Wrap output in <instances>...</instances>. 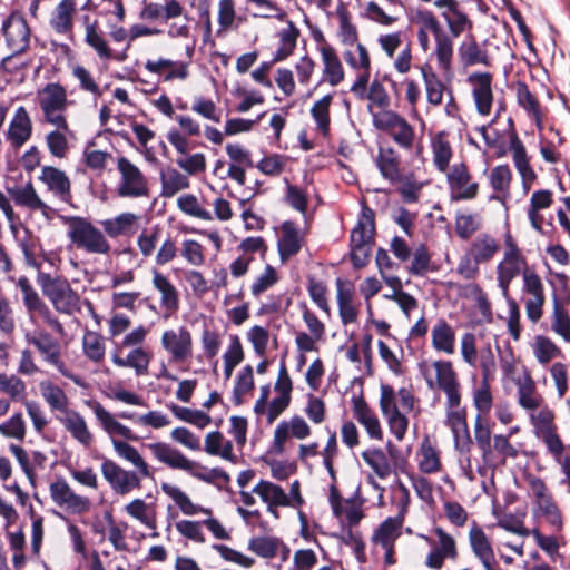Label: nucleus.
Returning <instances> with one entry per match:
<instances>
[{
  "label": "nucleus",
  "instance_id": "obj_1",
  "mask_svg": "<svg viewBox=\"0 0 570 570\" xmlns=\"http://www.w3.org/2000/svg\"><path fill=\"white\" fill-rule=\"evenodd\" d=\"M115 453L135 468V470H127L111 459L102 460L101 474L116 494H129L134 490L140 489L144 479L153 476L151 466L130 443H115Z\"/></svg>",
  "mask_w": 570,
  "mask_h": 570
},
{
  "label": "nucleus",
  "instance_id": "obj_2",
  "mask_svg": "<svg viewBox=\"0 0 570 570\" xmlns=\"http://www.w3.org/2000/svg\"><path fill=\"white\" fill-rule=\"evenodd\" d=\"M153 458L173 470L187 472L191 476L213 483L215 481L228 482L229 475L220 468L207 470L196 461L188 459L180 450L166 442H154L147 445Z\"/></svg>",
  "mask_w": 570,
  "mask_h": 570
},
{
  "label": "nucleus",
  "instance_id": "obj_3",
  "mask_svg": "<svg viewBox=\"0 0 570 570\" xmlns=\"http://www.w3.org/2000/svg\"><path fill=\"white\" fill-rule=\"evenodd\" d=\"M67 227V237L77 249L89 254L107 255L111 249L105 233L88 218L81 216H62Z\"/></svg>",
  "mask_w": 570,
  "mask_h": 570
},
{
  "label": "nucleus",
  "instance_id": "obj_4",
  "mask_svg": "<svg viewBox=\"0 0 570 570\" xmlns=\"http://www.w3.org/2000/svg\"><path fill=\"white\" fill-rule=\"evenodd\" d=\"M499 252V239L489 233H480L460 257L456 273L465 281H473L480 274V266L491 263Z\"/></svg>",
  "mask_w": 570,
  "mask_h": 570
},
{
  "label": "nucleus",
  "instance_id": "obj_5",
  "mask_svg": "<svg viewBox=\"0 0 570 570\" xmlns=\"http://www.w3.org/2000/svg\"><path fill=\"white\" fill-rule=\"evenodd\" d=\"M160 488L163 493L177 505L184 515H205L206 518L203 520L204 528L212 533L214 539L220 541H229L232 539V531L213 515L212 509L194 503L189 495L175 484L163 482Z\"/></svg>",
  "mask_w": 570,
  "mask_h": 570
},
{
  "label": "nucleus",
  "instance_id": "obj_6",
  "mask_svg": "<svg viewBox=\"0 0 570 570\" xmlns=\"http://www.w3.org/2000/svg\"><path fill=\"white\" fill-rule=\"evenodd\" d=\"M412 21L416 26V30L433 35L438 66L444 75H451L454 45L449 33L444 31L438 17L431 10L419 9L415 11Z\"/></svg>",
  "mask_w": 570,
  "mask_h": 570
},
{
  "label": "nucleus",
  "instance_id": "obj_7",
  "mask_svg": "<svg viewBox=\"0 0 570 570\" xmlns=\"http://www.w3.org/2000/svg\"><path fill=\"white\" fill-rule=\"evenodd\" d=\"M530 271L528 261L517 242L510 234L505 235L504 252L495 266L497 284L505 301H509L511 297L510 287L512 282L520 275L523 277L524 272Z\"/></svg>",
  "mask_w": 570,
  "mask_h": 570
},
{
  "label": "nucleus",
  "instance_id": "obj_8",
  "mask_svg": "<svg viewBox=\"0 0 570 570\" xmlns=\"http://www.w3.org/2000/svg\"><path fill=\"white\" fill-rule=\"evenodd\" d=\"M423 375L429 389L443 392L445 402H449L450 405H456L458 402H461L462 386L450 361H434L424 368Z\"/></svg>",
  "mask_w": 570,
  "mask_h": 570
},
{
  "label": "nucleus",
  "instance_id": "obj_9",
  "mask_svg": "<svg viewBox=\"0 0 570 570\" xmlns=\"http://www.w3.org/2000/svg\"><path fill=\"white\" fill-rule=\"evenodd\" d=\"M37 283L57 312L71 315L79 308V295L71 288L66 278L40 273Z\"/></svg>",
  "mask_w": 570,
  "mask_h": 570
},
{
  "label": "nucleus",
  "instance_id": "obj_10",
  "mask_svg": "<svg viewBox=\"0 0 570 570\" xmlns=\"http://www.w3.org/2000/svg\"><path fill=\"white\" fill-rule=\"evenodd\" d=\"M17 286L22 293L23 305L29 316V321L35 325V327L40 326L39 323L42 322L59 335H63V325L55 316L49 306L41 299L30 281L26 276H21L17 281Z\"/></svg>",
  "mask_w": 570,
  "mask_h": 570
},
{
  "label": "nucleus",
  "instance_id": "obj_11",
  "mask_svg": "<svg viewBox=\"0 0 570 570\" xmlns=\"http://www.w3.org/2000/svg\"><path fill=\"white\" fill-rule=\"evenodd\" d=\"M528 484L532 497V515L543 519L553 529L561 530L562 513L546 482L538 476H529Z\"/></svg>",
  "mask_w": 570,
  "mask_h": 570
},
{
  "label": "nucleus",
  "instance_id": "obj_12",
  "mask_svg": "<svg viewBox=\"0 0 570 570\" xmlns=\"http://www.w3.org/2000/svg\"><path fill=\"white\" fill-rule=\"evenodd\" d=\"M374 230V214L370 208H363L362 215L351 233V259L355 268L366 265L372 250Z\"/></svg>",
  "mask_w": 570,
  "mask_h": 570
},
{
  "label": "nucleus",
  "instance_id": "obj_13",
  "mask_svg": "<svg viewBox=\"0 0 570 570\" xmlns=\"http://www.w3.org/2000/svg\"><path fill=\"white\" fill-rule=\"evenodd\" d=\"M24 340L29 345L37 348L46 363L55 366L60 374L79 384V381L69 372L62 361L61 347L58 340H56L49 332L37 326L33 330H27L24 332Z\"/></svg>",
  "mask_w": 570,
  "mask_h": 570
},
{
  "label": "nucleus",
  "instance_id": "obj_14",
  "mask_svg": "<svg viewBox=\"0 0 570 570\" xmlns=\"http://www.w3.org/2000/svg\"><path fill=\"white\" fill-rule=\"evenodd\" d=\"M160 347L168 355L169 364L187 365L194 355V340L186 326L167 328L161 333Z\"/></svg>",
  "mask_w": 570,
  "mask_h": 570
},
{
  "label": "nucleus",
  "instance_id": "obj_15",
  "mask_svg": "<svg viewBox=\"0 0 570 570\" xmlns=\"http://www.w3.org/2000/svg\"><path fill=\"white\" fill-rule=\"evenodd\" d=\"M39 107L46 124H57L67 120L66 111L69 106L65 88L58 83H48L37 96Z\"/></svg>",
  "mask_w": 570,
  "mask_h": 570
},
{
  "label": "nucleus",
  "instance_id": "obj_16",
  "mask_svg": "<svg viewBox=\"0 0 570 570\" xmlns=\"http://www.w3.org/2000/svg\"><path fill=\"white\" fill-rule=\"evenodd\" d=\"M521 291L527 317L535 324L543 315L546 303L544 285L535 271L524 272Z\"/></svg>",
  "mask_w": 570,
  "mask_h": 570
},
{
  "label": "nucleus",
  "instance_id": "obj_17",
  "mask_svg": "<svg viewBox=\"0 0 570 570\" xmlns=\"http://www.w3.org/2000/svg\"><path fill=\"white\" fill-rule=\"evenodd\" d=\"M88 406L91 409L98 425L109 436L114 450L115 443H127L124 440L138 441V436L134 431L119 422L117 416L109 412L101 403L90 401Z\"/></svg>",
  "mask_w": 570,
  "mask_h": 570
},
{
  "label": "nucleus",
  "instance_id": "obj_18",
  "mask_svg": "<svg viewBox=\"0 0 570 570\" xmlns=\"http://www.w3.org/2000/svg\"><path fill=\"white\" fill-rule=\"evenodd\" d=\"M49 493L55 504L68 513L85 514L91 509L90 499L76 493L62 478L57 479L50 484Z\"/></svg>",
  "mask_w": 570,
  "mask_h": 570
},
{
  "label": "nucleus",
  "instance_id": "obj_19",
  "mask_svg": "<svg viewBox=\"0 0 570 570\" xmlns=\"http://www.w3.org/2000/svg\"><path fill=\"white\" fill-rule=\"evenodd\" d=\"M528 414L530 424L533 428V433L537 438L543 441L548 452L563 444L562 440L557 433L554 412L549 407L547 403L540 405V407H537L535 410L530 411Z\"/></svg>",
  "mask_w": 570,
  "mask_h": 570
},
{
  "label": "nucleus",
  "instance_id": "obj_20",
  "mask_svg": "<svg viewBox=\"0 0 570 570\" xmlns=\"http://www.w3.org/2000/svg\"><path fill=\"white\" fill-rule=\"evenodd\" d=\"M380 409L385 417L390 432L397 441H402L409 428L406 413L399 410L394 390L389 385L381 386Z\"/></svg>",
  "mask_w": 570,
  "mask_h": 570
},
{
  "label": "nucleus",
  "instance_id": "obj_21",
  "mask_svg": "<svg viewBox=\"0 0 570 570\" xmlns=\"http://www.w3.org/2000/svg\"><path fill=\"white\" fill-rule=\"evenodd\" d=\"M344 59L356 71V79L351 87V91L360 99H363L371 77L368 51L362 43H356L354 49L344 52Z\"/></svg>",
  "mask_w": 570,
  "mask_h": 570
},
{
  "label": "nucleus",
  "instance_id": "obj_22",
  "mask_svg": "<svg viewBox=\"0 0 570 570\" xmlns=\"http://www.w3.org/2000/svg\"><path fill=\"white\" fill-rule=\"evenodd\" d=\"M494 365V357L489 350V355H483L480 361L482 379L478 382H474L472 390L473 405L479 412L478 415L487 416L493 406V395L491 391L490 379Z\"/></svg>",
  "mask_w": 570,
  "mask_h": 570
},
{
  "label": "nucleus",
  "instance_id": "obj_23",
  "mask_svg": "<svg viewBox=\"0 0 570 570\" xmlns=\"http://www.w3.org/2000/svg\"><path fill=\"white\" fill-rule=\"evenodd\" d=\"M1 30L11 55L22 53L29 48L30 28L20 13L12 12L4 19Z\"/></svg>",
  "mask_w": 570,
  "mask_h": 570
},
{
  "label": "nucleus",
  "instance_id": "obj_24",
  "mask_svg": "<svg viewBox=\"0 0 570 570\" xmlns=\"http://www.w3.org/2000/svg\"><path fill=\"white\" fill-rule=\"evenodd\" d=\"M466 82L471 88L476 112L482 117H489L494 105L493 76L490 72H472L469 75Z\"/></svg>",
  "mask_w": 570,
  "mask_h": 570
},
{
  "label": "nucleus",
  "instance_id": "obj_25",
  "mask_svg": "<svg viewBox=\"0 0 570 570\" xmlns=\"http://www.w3.org/2000/svg\"><path fill=\"white\" fill-rule=\"evenodd\" d=\"M118 170L121 175L118 194L122 197H141L148 194L147 180L144 174L127 158L118 159Z\"/></svg>",
  "mask_w": 570,
  "mask_h": 570
},
{
  "label": "nucleus",
  "instance_id": "obj_26",
  "mask_svg": "<svg viewBox=\"0 0 570 570\" xmlns=\"http://www.w3.org/2000/svg\"><path fill=\"white\" fill-rule=\"evenodd\" d=\"M452 199L466 200L476 197L479 184L472 180L465 164H454L446 174Z\"/></svg>",
  "mask_w": 570,
  "mask_h": 570
},
{
  "label": "nucleus",
  "instance_id": "obj_27",
  "mask_svg": "<svg viewBox=\"0 0 570 570\" xmlns=\"http://www.w3.org/2000/svg\"><path fill=\"white\" fill-rule=\"evenodd\" d=\"M312 434V429L304 417L293 415L277 424L273 435V449L276 453H283L286 442L291 439L305 440Z\"/></svg>",
  "mask_w": 570,
  "mask_h": 570
},
{
  "label": "nucleus",
  "instance_id": "obj_28",
  "mask_svg": "<svg viewBox=\"0 0 570 570\" xmlns=\"http://www.w3.org/2000/svg\"><path fill=\"white\" fill-rule=\"evenodd\" d=\"M55 419L77 443L83 448L91 446L95 438L85 416L80 412L69 407L62 413L56 414Z\"/></svg>",
  "mask_w": 570,
  "mask_h": 570
},
{
  "label": "nucleus",
  "instance_id": "obj_29",
  "mask_svg": "<svg viewBox=\"0 0 570 570\" xmlns=\"http://www.w3.org/2000/svg\"><path fill=\"white\" fill-rule=\"evenodd\" d=\"M434 532L438 537L436 542L425 537V540L432 547V550L426 556L425 566L430 569L439 570L443 567L445 559H456L458 550L455 540L452 535L446 533L441 528H436Z\"/></svg>",
  "mask_w": 570,
  "mask_h": 570
},
{
  "label": "nucleus",
  "instance_id": "obj_30",
  "mask_svg": "<svg viewBox=\"0 0 570 570\" xmlns=\"http://www.w3.org/2000/svg\"><path fill=\"white\" fill-rule=\"evenodd\" d=\"M509 149L514 168L521 178L522 190L524 194H528L538 179V176L530 164V157L528 156L524 145L515 134H512L510 137Z\"/></svg>",
  "mask_w": 570,
  "mask_h": 570
},
{
  "label": "nucleus",
  "instance_id": "obj_31",
  "mask_svg": "<svg viewBox=\"0 0 570 570\" xmlns=\"http://www.w3.org/2000/svg\"><path fill=\"white\" fill-rule=\"evenodd\" d=\"M445 424L452 431L455 448L461 452L469 451L472 442L466 423L465 410L461 407V402H458L456 405H450L449 402H445Z\"/></svg>",
  "mask_w": 570,
  "mask_h": 570
},
{
  "label": "nucleus",
  "instance_id": "obj_32",
  "mask_svg": "<svg viewBox=\"0 0 570 570\" xmlns=\"http://www.w3.org/2000/svg\"><path fill=\"white\" fill-rule=\"evenodd\" d=\"M517 387L518 405L529 413L546 403L543 395L538 391L535 381L530 371L524 367L522 374L513 380Z\"/></svg>",
  "mask_w": 570,
  "mask_h": 570
},
{
  "label": "nucleus",
  "instance_id": "obj_33",
  "mask_svg": "<svg viewBox=\"0 0 570 570\" xmlns=\"http://www.w3.org/2000/svg\"><path fill=\"white\" fill-rule=\"evenodd\" d=\"M33 125L27 109L18 107L4 134L6 140L14 149L21 148L32 136Z\"/></svg>",
  "mask_w": 570,
  "mask_h": 570
},
{
  "label": "nucleus",
  "instance_id": "obj_34",
  "mask_svg": "<svg viewBox=\"0 0 570 570\" xmlns=\"http://www.w3.org/2000/svg\"><path fill=\"white\" fill-rule=\"evenodd\" d=\"M253 493L266 504L267 512L274 518H279V508H288L289 501L285 490L271 481L261 480L253 489Z\"/></svg>",
  "mask_w": 570,
  "mask_h": 570
},
{
  "label": "nucleus",
  "instance_id": "obj_35",
  "mask_svg": "<svg viewBox=\"0 0 570 570\" xmlns=\"http://www.w3.org/2000/svg\"><path fill=\"white\" fill-rule=\"evenodd\" d=\"M145 69L163 79L165 82L173 80H185L189 76L188 63L180 60L167 58L148 59Z\"/></svg>",
  "mask_w": 570,
  "mask_h": 570
},
{
  "label": "nucleus",
  "instance_id": "obj_36",
  "mask_svg": "<svg viewBox=\"0 0 570 570\" xmlns=\"http://www.w3.org/2000/svg\"><path fill=\"white\" fill-rule=\"evenodd\" d=\"M183 6L177 0H166L164 4L142 0L138 17L142 21L173 20L181 16Z\"/></svg>",
  "mask_w": 570,
  "mask_h": 570
},
{
  "label": "nucleus",
  "instance_id": "obj_37",
  "mask_svg": "<svg viewBox=\"0 0 570 570\" xmlns=\"http://www.w3.org/2000/svg\"><path fill=\"white\" fill-rule=\"evenodd\" d=\"M51 126L55 129L46 135L48 150L53 157L65 158L70 149L71 141L75 139V132L67 120L51 124Z\"/></svg>",
  "mask_w": 570,
  "mask_h": 570
},
{
  "label": "nucleus",
  "instance_id": "obj_38",
  "mask_svg": "<svg viewBox=\"0 0 570 570\" xmlns=\"http://www.w3.org/2000/svg\"><path fill=\"white\" fill-rule=\"evenodd\" d=\"M247 549L264 559H272L281 554L283 560L289 556V549L284 542L271 535H257L249 539Z\"/></svg>",
  "mask_w": 570,
  "mask_h": 570
},
{
  "label": "nucleus",
  "instance_id": "obj_39",
  "mask_svg": "<svg viewBox=\"0 0 570 570\" xmlns=\"http://www.w3.org/2000/svg\"><path fill=\"white\" fill-rule=\"evenodd\" d=\"M336 302L342 324L346 326L356 323L358 309L354 302V289L342 279L336 281Z\"/></svg>",
  "mask_w": 570,
  "mask_h": 570
},
{
  "label": "nucleus",
  "instance_id": "obj_40",
  "mask_svg": "<svg viewBox=\"0 0 570 570\" xmlns=\"http://www.w3.org/2000/svg\"><path fill=\"white\" fill-rule=\"evenodd\" d=\"M303 244V234L293 222H284L281 227L277 247L281 259L285 262L296 255Z\"/></svg>",
  "mask_w": 570,
  "mask_h": 570
},
{
  "label": "nucleus",
  "instance_id": "obj_41",
  "mask_svg": "<svg viewBox=\"0 0 570 570\" xmlns=\"http://www.w3.org/2000/svg\"><path fill=\"white\" fill-rule=\"evenodd\" d=\"M321 59L323 63V81L332 87L338 86L344 80V68L335 51L330 45L320 47Z\"/></svg>",
  "mask_w": 570,
  "mask_h": 570
},
{
  "label": "nucleus",
  "instance_id": "obj_42",
  "mask_svg": "<svg viewBox=\"0 0 570 570\" xmlns=\"http://www.w3.org/2000/svg\"><path fill=\"white\" fill-rule=\"evenodd\" d=\"M458 55L464 67L476 65L490 66L491 63L487 49L473 36H468L463 39L458 48Z\"/></svg>",
  "mask_w": 570,
  "mask_h": 570
},
{
  "label": "nucleus",
  "instance_id": "obj_43",
  "mask_svg": "<svg viewBox=\"0 0 570 570\" xmlns=\"http://www.w3.org/2000/svg\"><path fill=\"white\" fill-rule=\"evenodd\" d=\"M353 412L356 421L364 426L367 435L376 441L383 439V430L375 412L363 399L353 400Z\"/></svg>",
  "mask_w": 570,
  "mask_h": 570
},
{
  "label": "nucleus",
  "instance_id": "obj_44",
  "mask_svg": "<svg viewBox=\"0 0 570 570\" xmlns=\"http://www.w3.org/2000/svg\"><path fill=\"white\" fill-rule=\"evenodd\" d=\"M552 203L553 194L548 189H539L531 194L527 215L531 227L537 232L541 233L543 228L544 218L541 212L548 209Z\"/></svg>",
  "mask_w": 570,
  "mask_h": 570
},
{
  "label": "nucleus",
  "instance_id": "obj_45",
  "mask_svg": "<svg viewBox=\"0 0 570 570\" xmlns=\"http://www.w3.org/2000/svg\"><path fill=\"white\" fill-rule=\"evenodd\" d=\"M151 355L142 346L131 348L125 357L118 353L111 355L112 363L118 367H129L134 370L137 376H142L148 373Z\"/></svg>",
  "mask_w": 570,
  "mask_h": 570
},
{
  "label": "nucleus",
  "instance_id": "obj_46",
  "mask_svg": "<svg viewBox=\"0 0 570 570\" xmlns=\"http://www.w3.org/2000/svg\"><path fill=\"white\" fill-rule=\"evenodd\" d=\"M151 283L154 288L160 294V305L169 312H176L179 306V294L169 278L160 271L151 269Z\"/></svg>",
  "mask_w": 570,
  "mask_h": 570
},
{
  "label": "nucleus",
  "instance_id": "obj_47",
  "mask_svg": "<svg viewBox=\"0 0 570 570\" xmlns=\"http://www.w3.org/2000/svg\"><path fill=\"white\" fill-rule=\"evenodd\" d=\"M124 511L132 519L137 520L147 529L153 530V537H158L157 533V512L154 504L147 503L142 499H134L124 507Z\"/></svg>",
  "mask_w": 570,
  "mask_h": 570
},
{
  "label": "nucleus",
  "instance_id": "obj_48",
  "mask_svg": "<svg viewBox=\"0 0 570 570\" xmlns=\"http://www.w3.org/2000/svg\"><path fill=\"white\" fill-rule=\"evenodd\" d=\"M40 395L52 413H62L70 406V399L62 387L50 380L39 382Z\"/></svg>",
  "mask_w": 570,
  "mask_h": 570
},
{
  "label": "nucleus",
  "instance_id": "obj_49",
  "mask_svg": "<svg viewBox=\"0 0 570 570\" xmlns=\"http://www.w3.org/2000/svg\"><path fill=\"white\" fill-rule=\"evenodd\" d=\"M420 70L424 82L428 102L432 106H440L443 102L444 95H451L452 90L446 88L430 66H421Z\"/></svg>",
  "mask_w": 570,
  "mask_h": 570
},
{
  "label": "nucleus",
  "instance_id": "obj_50",
  "mask_svg": "<svg viewBox=\"0 0 570 570\" xmlns=\"http://www.w3.org/2000/svg\"><path fill=\"white\" fill-rule=\"evenodd\" d=\"M470 544L475 557L481 561L485 570H493L495 557L491 543L484 531L479 527L470 530Z\"/></svg>",
  "mask_w": 570,
  "mask_h": 570
},
{
  "label": "nucleus",
  "instance_id": "obj_51",
  "mask_svg": "<svg viewBox=\"0 0 570 570\" xmlns=\"http://www.w3.org/2000/svg\"><path fill=\"white\" fill-rule=\"evenodd\" d=\"M40 179L61 200L68 202L70 199V180L62 170L50 166L43 167Z\"/></svg>",
  "mask_w": 570,
  "mask_h": 570
},
{
  "label": "nucleus",
  "instance_id": "obj_52",
  "mask_svg": "<svg viewBox=\"0 0 570 570\" xmlns=\"http://www.w3.org/2000/svg\"><path fill=\"white\" fill-rule=\"evenodd\" d=\"M85 42L92 48L101 60H109L112 57V49L99 30L98 21H90L89 17H83Z\"/></svg>",
  "mask_w": 570,
  "mask_h": 570
},
{
  "label": "nucleus",
  "instance_id": "obj_53",
  "mask_svg": "<svg viewBox=\"0 0 570 570\" xmlns=\"http://www.w3.org/2000/svg\"><path fill=\"white\" fill-rule=\"evenodd\" d=\"M76 12L75 0H61L53 9L50 17L51 28L61 35L72 31L73 16Z\"/></svg>",
  "mask_w": 570,
  "mask_h": 570
},
{
  "label": "nucleus",
  "instance_id": "obj_54",
  "mask_svg": "<svg viewBox=\"0 0 570 570\" xmlns=\"http://www.w3.org/2000/svg\"><path fill=\"white\" fill-rule=\"evenodd\" d=\"M139 217L134 213H121L116 217L101 220L105 235L116 238L120 235L134 233Z\"/></svg>",
  "mask_w": 570,
  "mask_h": 570
},
{
  "label": "nucleus",
  "instance_id": "obj_55",
  "mask_svg": "<svg viewBox=\"0 0 570 570\" xmlns=\"http://www.w3.org/2000/svg\"><path fill=\"white\" fill-rule=\"evenodd\" d=\"M10 195L17 205L27 207L31 210H40L47 218L52 212V209L39 198L31 184L10 189Z\"/></svg>",
  "mask_w": 570,
  "mask_h": 570
},
{
  "label": "nucleus",
  "instance_id": "obj_56",
  "mask_svg": "<svg viewBox=\"0 0 570 570\" xmlns=\"http://www.w3.org/2000/svg\"><path fill=\"white\" fill-rule=\"evenodd\" d=\"M417 464L421 472L426 474L436 473L441 470V458L438 448L425 438L417 451Z\"/></svg>",
  "mask_w": 570,
  "mask_h": 570
},
{
  "label": "nucleus",
  "instance_id": "obj_57",
  "mask_svg": "<svg viewBox=\"0 0 570 570\" xmlns=\"http://www.w3.org/2000/svg\"><path fill=\"white\" fill-rule=\"evenodd\" d=\"M432 346L438 352L453 354L455 351V333L443 320H440L432 328Z\"/></svg>",
  "mask_w": 570,
  "mask_h": 570
},
{
  "label": "nucleus",
  "instance_id": "obj_58",
  "mask_svg": "<svg viewBox=\"0 0 570 570\" xmlns=\"http://www.w3.org/2000/svg\"><path fill=\"white\" fill-rule=\"evenodd\" d=\"M531 351L541 365H547L562 355L561 348L548 336L537 335L531 343Z\"/></svg>",
  "mask_w": 570,
  "mask_h": 570
},
{
  "label": "nucleus",
  "instance_id": "obj_59",
  "mask_svg": "<svg viewBox=\"0 0 570 570\" xmlns=\"http://www.w3.org/2000/svg\"><path fill=\"white\" fill-rule=\"evenodd\" d=\"M402 518H387L381 523L373 534V541L382 548L394 547L395 540L401 534Z\"/></svg>",
  "mask_w": 570,
  "mask_h": 570
},
{
  "label": "nucleus",
  "instance_id": "obj_60",
  "mask_svg": "<svg viewBox=\"0 0 570 570\" xmlns=\"http://www.w3.org/2000/svg\"><path fill=\"white\" fill-rule=\"evenodd\" d=\"M441 14L446 22L450 31L449 36L452 40L453 38H458L463 32L470 31L473 28V22L468 17V14L461 10L460 4L450 11H442Z\"/></svg>",
  "mask_w": 570,
  "mask_h": 570
},
{
  "label": "nucleus",
  "instance_id": "obj_61",
  "mask_svg": "<svg viewBox=\"0 0 570 570\" xmlns=\"http://www.w3.org/2000/svg\"><path fill=\"white\" fill-rule=\"evenodd\" d=\"M82 352L92 363H101L106 355L105 338L97 332H85L82 336Z\"/></svg>",
  "mask_w": 570,
  "mask_h": 570
},
{
  "label": "nucleus",
  "instance_id": "obj_62",
  "mask_svg": "<svg viewBox=\"0 0 570 570\" xmlns=\"http://www.w3.org/2000/svg\"><path fill=\"white\" fill-rule=\"evenodd\" d=\"M433 164L441 173L449 169L453 155L452 147L444 134H438L431 141Z\"/></svg>",
  "mask_w": 570,
  "mask_h": 570
},
{
  "label": "nucleus",
  "instance_id": "obj_63",
  "mask_svg": "<svg viewBox=\"0 0 570 570\" xmlns=\"http://www.w3.org/2000/svg\"><path fill=\"white\" fill-rule=\"evenodd\" d=\"M361 455L364 462L380 479H386L391 474L392 468L390 461L382 449L370 448L363 451Z\"/></svg>",
  "mask_w": 570,
  "mask_h": 570
},
{
  "label": "nucleus",
  "instance_id": "obj_64",
  "mask_svg": "<svg viewBox=\"0 0 570 570\" xmlns=\"http://www.w3.org/2000/svg\"><path fill=\"white\" fill-rule=\"evenodd\" d=\"M551 330L564 342L570 343V315L561 301L557 297L553 299Z\"/></svg>",
  "mask_w": 570,
  "mask_h": 570
}]
</instances>
